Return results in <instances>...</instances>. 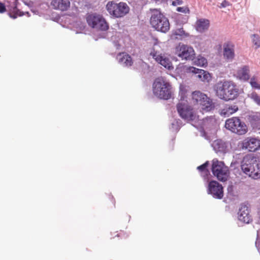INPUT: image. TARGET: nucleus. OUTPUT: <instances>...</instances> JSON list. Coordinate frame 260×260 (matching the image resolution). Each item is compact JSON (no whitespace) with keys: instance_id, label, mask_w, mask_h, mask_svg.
<instances>
[{"instance_id":"obj_24","label":"nucleus","mask_w":260,"mask_h":260,"mask_svg":"<svg viewBox=\"0 0 260 260\" xmlns=\"http://www.w3.org/2000/svg\"><path fill=\"white\" fill-rule=\"evenodd\" d=\"M203 106L202 109L206 111H210L214 107L212 100L207 96V99H205L200 104Z\"/></svg>"},{"instance_id":"obj_28","label":"nucleus","mask_w":260,"mask_h":260,"mask_svg":"<svg viewBox=\"0 0 260 260\" xmlns=\"http://www.w3.org/2000/svg\"><path fill=\"white\" fill-rule=\"evenodd\" d=\"M249 97L253 100L258 106H260V96L255 92H252Z\"/></svg>"},{"instance_id":"obj_12","label":"nucleus","mask_w":260,"mask_h":260,"mask_svg":"<svg viewBox=\"0 0 260 260\" xmlns=\"http://www.w3.org/2000/svg\"><path fill=\"white\" fill-rule=\"evenodd\" d=\"M208 193L218 199H221L223 196V190L222 185L216 181H211L208 184Z\"/></svg>"},{"instance_id":"obj_22","label":"nucleus","mask_w":260,"mask_h":260,"mask_svg":"<svg viewBox=\"0 0 260 260\" xmlns=\"http://www.w3.org/2000/svg\"><path fill=\"white\" fill-rule=\"evenodd\" d=\"M249 70L247 66H244L239 69L237 72V76L240 79L243 80H248L249 79Z\"/></svg>"},{"instance_id":"obj_21","label":"nucleus","mask_w":260,"mask_h":260,"mask_svg":"<svg viewBox=\"0 0 260 260\" xmlns=\"http://www.w3.org/2000/svg\"><path fill=\"white\" fill-rule=\"evenodd\" d=\"M205 99H207V95L199 91H195L192 93V102L194 105H200Z\"/></svg>"},{"instance_id":"obj_8","label":"nucleus","mask_w":260,"mask_h":260,"mask_svg":"<svg viewBox=\"0 0 260 260\" xmlns=\"http://www.w3.org/2000/svg\"><path fill=\"white\" fill-rule=\"evenodd\" d=\"M225 127L239 135L246 134L248 129L246 124L238 117H233L225 121Z\"/></svg>"},{"instance_id":"obj_40","label":"nucleus","mask_w":260,"mask_h":260,"mask_svg":"<svg viewBox=\"0 0 260 260\" xmlns=\"http://www.w3.org/2000/svg\"><path fill=\"white\" fill-rule=\"evenodd\" d=\"M225 4H222L223 7H224Z\"/></svg>"},{"instance_id":"obj_17","label":"nucleus","mask_w":260,"mask_h":260,"mask_svg":"<svg viewBox=\"0 0 260 260\" xmlns=\"http://www.w3.org/2000/svg\"><path fill=\"white\" fill-rule=\"evenodd\" d=\"M234 45L231 42L224 43L223 45V56L227 59L232 60L235 56Z\"/></svg>"},{"instance_id":"obj_30","label":"nucleus","mask_w":260,"mask_h":260,"mask_svg":"<svg viewBox=\"0 0 260 260\" xmlns=\"http://www.w3.org/2000/svg\"><path fill=\"white\" fill-rule=\"evenodd\" d=\"M253 42L257 47H260V37L257 35H253Z\"/></svg>"},{"instance_id":"obj_2","label":"nucleus","mask_w":260,"mask_h":260,"mask_svg":"<svg viewBox=\"0 0 260 260\" xmlns=\"http://www.w3.org/2000/svg\"><path fill=\"white\" fill-rule=\"evenodd\" d=\"M243 172L249 177L260 179V160L253 154H247L243 158L241 165Z\"/></svg>"},{"instance_id":"obj_14","label":"nucleus","mask_w":260,"mask_h":260,"mask_svg":"<svg viewBox=\"0 0 260 260\" xmlns=\"http://www.w3.org/2000/svg\"><path fill=\"white\" fill-rule=\"evenodd\" d=\"M238 219L241 222L249 223L252 219L250 214V209L245 205H242L239 209L238 213Z\"/></svg>"},{"instance_id":"obj_26","label":"nucleus","mask_w":260,"mask_h":260,"mask_svg":"<svg viewBox=\"0 0 260 260\" xmlns=\"http://www.w3.org/2000/svg\"><path fill=\"white\" fill-rule=\"evenodd\" d=\"M250 122L252 125L258 127L260 126V113H257L250 116Z\"/></svg>"},{"instance_id":"obj_37","label":"nucleus","mask_w":260,"mask_h":260,"mask_svg":"<svg viewBox=\"0 0 260 260\" xmlns=\"http://www.w3.org/2000/svg\"><path fill=\"white\" fill-rule=\"evenodd\" d=\"M215 144H218V141L216 142H215Z\"/></svg>"},{"instance_id":"obj_23","label":"nucleus","mask_w":260,"mask_h":260,"mask_svg":"<svg viewBox=\"0 0 260 260\" xmlns=\"http://www.w3.org/2000/svg\"><path fill=\"white\" fill-rule=\"evenodd\" d=\"M173 35L176 36V39H184L189 36V33L186 32L182 27L176 29L174 31Z\"/></svg>"},{"instance_id":"obj_9","label":"nucleus","mask_w":260,"mask_h":260,"mask_svg":"<svg viewBox=\"0 0 260 260\" xmlns=\"http://www.w3.org/2000/svg\"><path fill=\"white\" fill-rule=\"evenodd\" d=\"M86 21L89 26L98 30L106 31L109 26L102 16L97 14H90L86 16Z\"/></svg>"},{"instance_id":"obj_5","label":"nucleus","mask_w":260,"mask_h":260,"mask_svg":"<svg viewBox=\"0 0 260 260\" xmlns=\"http://www.w3.org/2000/svg\"><path fill=\"white\" fill-rule=\"evenodd\" d=\"M186 91L181 90L180 92V100L177 105V110L182 118L190 121L195 119L196 115L193 109L188 105L187 101L185 100Z\"/></svg>"},{"instance_id":"obj_4","label":"nucleus","mask_w":260,"mask_h":260,"mask_svg":"<svg viewBox=\"0 0 260 260\" xmlns=\"http://www.w3.org/2000/svg\"><path fill=\"white\" fill-rule=\"evenodd\" d=\"M153 94L157 98L163 100L170 99L173 95L171 84L162 78H156L153 84Z\"/></svg>"},{"instance_id":"obj_11","label":"nucleus","mask_w":260,"mask_h":260,"mask_svg":"<svg viewBox=\"0 0 260 260\" xmlns=\"http://www.w3.org/2000/svg\"><path fill=\"white\" fill-rule=\"evenodd\" d=\"M241 146L243 149L254 152L260 148V140L255 138L247 137L242 141Z\"/></svg>"},{"instance_id":"obj_34","label":"nucleus","mask_w":260,"mask_h":260,"mask_svg":"<svg viewBox=\"0 0 260 260\" xmlns=\"http://www.w3.org/2000/svg\"><path fill=\"white\" fill-rule=\"evenodd\" d=\"M6 10L5 6L4 4L0 2V13H3Z\"/></svg>"},{"instance_id":"obj_36","label":"nucleus","mask_w":260,"mask_h":260,"mask_svg":"<svg viewBox=\"0 0 260 260\" xmlns=\"http://www.w3.org/2000/svg\"><path fill=\"white\" fill-rule=\"evenodd\" d=\"M258 218H259V222H260V209L259 210V211L258 212Z\"/></svg>"},{"instance_id":"obj_25","label":"nucleus","mask_w":260,"mask_h":260,"mask_svg":"<svg viewBox=\"0 0 260 260\" xmlns=\"http://www.w3.org/2000/svg\"><path fill=\"white\" fill-rule=\"evenodd\" d=\"M15 1L14 6L12 9L10 10V12L9 13L10 17L13 19L16 18L18 16H21L22 15L21 12H20V11L17 9L16 6L18 0Z\"/></svg>"},{"instance_id":"obj_18","label":"nucleus","mask_w":260,"mask_h":260,"mask_svg":"<svg viewBox=\"0 0 260 260\" xmlns=\"http://www.w3.org/2000/svg\"><path fill=\"white\" fill-rule=\"evenodd\" d=\"M209 25L210 22L208 19L202 18L196 21L195 28L198 31L203 32L208 29Z\"/></svg>"},{"instance_id":"obj_6","label":"nucleus","mask_w":260,"mask_h":260,"mask_svg":"<svg viewBox=\"0 0 260 260\" xmlns=\"http://www.w3.org/2000/svg\"><path fill=\"white\" fill-rule=\"evenodd\" d=\"M211 171L213 175L221 182L226 181L230 174L228 167L225 166L223 161L216 158L212 161Z\"/></svg>"},{"instance_id":"obj_1","label":"nucleus","mask_w":260,"mask_h":260,"mask_svg":"<svg viewBox=\"0 0 260 260\" xmlns=\"http://www.w3.org/2000/svg\"><path fill=\"white\" fill-rule=\"evenodd\" d=\"M216 95L225 101L236 99L239 95V89L232 81L223 80L217 83L214 86Z\"/></svg>"},{"instance_id":"obj_15","label":"nucleus","mask_w":260,"mask_h":260,"mask_svg":"<svg viewBox=\"0 0 260 260\" xmlns=\"http://www.w3.org/2000/svg\"><path fill=\"white\" fill-rule=\"evenodd\" d=\"M70 5L69 0H52L50 3V6L53 9L61 12L68 10Z\"/></svg>"},{"instance_id":"obj_39","label":"nucleus","mask_w":260,"mask_h":260,"mask_svg":"<svg viewBox=\"0 0 260 260\" xmlns=\"http://www.w3.org/2000/svg\"><path fill=\"white\" fill-rule=\"evenodd\" d=\"M225 4H222L223 7H224Z\"/></svg>"},{"instance_id":"obj_10","label":"nucleus","mask_w":260,"mask_h":260,"mask_svg":"<svg viewBox=\"0 0 260 260\" xmlns=\"http://www.w3.org/2000/svg\"><path fill=\"white\" fill-rule=\"evenodd\" d=\"M176 53L179 57L185 60H193L196 55L192 47L180 43L176 48Z\"/></svg>"},{"instance_id":"obj_16","label":"nucleus","mask_w":260,"mask_h":260,"mask_svg":"<svg viewBox=\"0 0 260 260\" xmlns=\"http://www.w3.org/2000/svg\"><path fill=\"white\" fill-rule=\"evenodd\" d=\"M150 55L158 63L164 66L165 68L168 69L173 68L172 63L169 59L163 56L161 54H159L157 52L153 50L150 52Z\"/></svg>"},{"instance_id":"obj_27","label":"nucleus","mask_w":260,"mask_h":260,"mask_svg":"<svg viewBox=\"0 0 260 260\" xmlns=\"http://www.w3.org/2000/svg\"><path fill=\"white\" fill-rule=\"evenodd\" d=\"M195 64L200 67H206L208 62L207 59L202 56H199L194 61Z\"/></svg>"},{"instance_id":"obj_19","label":"nucleus","mask_w":260,"mask_h":260,"mask_svg":"<svg viewBox=\"0 0 260 260\" xmlns=\"http://www.w3.org/2000/svg\"><path fill=\"white\" fill-rule=\"evenodd\" d=\"M238 110V106L236 104H226L221 110L220 114L222 115L229 116L236 113Z\"/></svg>"},{"instance_id":"obj_3","label":"nucleus","mask_w":260,"mask_h":260,"mask_svg":"<svg viewBox=\"0 0 260 260\" xmlns=\"http://www.w3.org/2000/svg\"><path fill=\"white\" fill-rule=\"evenodd\" d=\"M151 15L150 23L156 30L166 33L170 28L169 19L161 12L159 9H151Z\"/></svg>"},{"instance_id":"obj_35","label":"nucleus","mask_w":260,"mask_h":260,"mask_svg":"<svg viewBox=\"0 0 260 260\" xmlns=\"http://www.w3.org/2000/svg\"><path fill=\"white\" fill-rule=\"evenodd\" d=\"M109 198L111 199L112 203L114 204V205H115V199H114L113 197L112 196H109Z\"/></svg>"},{"instance_id":"obj_31","label":"nucleus","mask_w":260,"mask_h":260,"mask_svg":"<svg viewBox=\"0 0 260 260\" xmlns=\"http://www.w3.org/2000/svg\"><path fill=\"white\" fill-rule=\"evenodd\" d=\"M178 12L185 14H189L190 10L187 7H178L176 10Z\"/></svg>"},{"instance_id":"obj_13","label":"nucleus","mask_w":260,"mask_h":260,"mask_svg":"<svg viewBox=\"0 0 260 260\" xmlns=\"http://www.w3.org/2000/svg\"><path fill=\"white\" fill-rule=\"evenodd\" d=\"M187 71L196 74L197 78L201 81L209 82L211 80V77L210 74L203 70L189 67L187 69Z\"/></svg>"},{"instance_id":"obj_32","label":"nucleus","mask_w":260,"mask_h":260,"mask_svg":"<svg viewBox=\"0 0 260 260\" xmlns=\"http://www.w3.org/2000/svg\"><path fill=\"white\" fill-rule=\"evenodd\" d=\"M208 166V162L206 161L205 163L203 164V165L198 167L197 169L201 172H203L204 171H206L207 173L208 172V171L207 170V167Z\"/></svg>"},{"instance_id":"obj_38","label":"nucleus","mask_w":260,"mask_h":260,"mask_svg":"<svg viewBox=\"0 0 260 260\" xmlns=\"http://www.w3.org/2000/svg\"><path fill=\"white\" fill-rule=\"evenodd\" d=\"M155 2H158L159 0H154Z\"/></svg>"},{"instance_id":"obj_33","label":"nucleus","mask_w":260,"mask_h":260,"mask_svg":"<svg viewBox=\"0 0 260 260\" xmlns=\"http://www.w3.org/2000/svg\"><path fill=\"white\" fill-rule=\"evenodd\" d=\"M183 4L182 0H175L174 1H173L172 2V5L176 6L177 5H181Z\"/></svg>"},{"instance_id":"obj_20","label":"nucleus","mask_w":260,"mask_h":260,"mask_svg":"<svg viewBox=\"0 0 260 260\" xmlns=\"http://www.w3.org/2000/svg\"><path fill=\"white\" fill-rule=\"evenodd\" d=\"M118 61L126 67H131L133 63L131 56L125 53H120L118 55Z\"/></svg>"},{"instance_id":"obj_29","label":"nucleus","mask_w":260,"mask_h":260,"mask_svg":"<svg viewBox=\"0 0 260 260\" xmlns=\"http://www.w3.org/2000/svg\"><path fill=\"white\" fill-rule=\"evenodd\" d=\"M250 83L253 88L260 89V84L257 82L255 78L253 77L251 79Z\"/></svg>"},{"instance_id":"obj_7","label":"nucleus","mask_w":260,"mask_h":260,"mask_svg":"<svg viewBox=\"0 0 260 260\" xmlns=\"http://www.w3.org/2000/svg\"><path fill=\"white\" fill-rule=\"evenodd\" d=\"M106 9L111 16L115 18L123 17L129 11V7L125 3H116L114 1H110L107 4Z\"/></svg>"}]
</instances>
